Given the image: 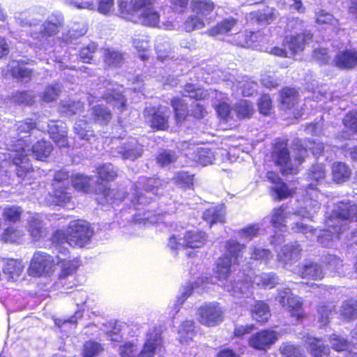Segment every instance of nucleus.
Listing matches in <instances>:
<instances>
[{
  "mask_svg": "<svg viewBox=\"0 0 357 357\" xmlns=\"http://www.w3.org/2000/svg\"><path fill=\"white\" fill-rule=\"evenodd\" d=\"M162 190L163 185L160 178L140 177L132 188V192L126 196H124L125 193L122 190L106 188L103 190L102 195L106 202L112 205H118L122 202H125L126 204L130 202L128 208L120 210L121 217L134 224L146 225L158 223L160 221V215L172 213L176 210L175 203H173L174 206H171L172 203L165 202L166 197H163L160 202L156 211L146 209L152 199L151 195H159Z\"/></svg>",
  "mask_w": 357,
  "mask_h": 357,
  "instance_id": "f257e3e1",
  "label": "nucleus"
},
{
  "mask_svg": "<svg viewBox=\"0 0 357 357\" xmlns=\"http://www.w3.org/2000/svg\"><path fill=\"white\" fill-rule=\"evenodd\" d=\"M226 254L219 258L216 268V278L220 282V285L228 291L230 295L236 298H245V301H252V284L261 289H272L279 283L278 275L273 273H261L252 276L245 273L246 270L240 271L237 275V280H231L229 272L232 263L239 264L243 261V252L245 245L239 243L234 239L228 241L225 245Z\"/></svg>",
  "mask_w": 357,
  "mask_h": 357,
  "instance_id": "f03ea898",
  "label": "nucleus"
},
{
  "mask_svg": "<svg viewBox=\"0 0 357 357\" xmlns=\"http://www.w3.org/2000/svg\"><path fill=\"white\" fill-rule=\"evenodd\" d=\"M326 175L324 166L322 164L313 165L308 174L310 183L305 189L304 207H301L294 213H291L287 205H282L275 208L270 217L265 220L270 221L274 229L275 235L271 238V243L274 245H280L284 242V234L287 231L289 220H296L298 217L312 219L315 213L320 209V194L317 185L322 183Z\"/></svg>",
  "mask_w": 357,
  "mask_h": 357,
  "instance_id": "7ed1b4c3",
  "label": "nucleus"
},
{
  "mask_svg": "<svg viewBox=\"0 0 357 357\" xmlns=\"http://www.w3.org/2000/svg\"><path fill=\"white\" fill-rule=\"evenodd\" d=\"M357 221V205L351 202L342 201L335 205L332 213L326 219L324 229H314L303 222L292 224L291 229L301 232L312 242L317 241L324 247L331 246L335 239L340 238L349 224Z\"/></svg>",
  "mask_w": 357,
  "mask_h": 357,
  "instance_id": "20e7f679",
  "label": "nucleus"
},
{
  "mask_svg": "<svg viewBox=\"0 0 357 357\" xmlns=\"http://www.w3.org/2000/svg\"><path fill=\"white\" fill-rule=\"evenodd\" d=\"M43 126H36L31 119L19 121L14 125V129L9 132V140L7 139V153L0 152V161L11 160L16 167L18 177L23 180L32 178L34 171L29 163L26 152L28 143L31 142V137L39 131H43ZM0 166L2 165L0 164Z\"/></svg>",
  "mask_w": 357,
  "mask_h": 357,
  "instance_id": "39448f33",
  "label": "nucleus"
},
{
  "mask_svg": "<svg viewBox=\"0 0 357 357\" xmlns=\"http://www.w3.org/2000/svg\"><path fill=\"white\" fill-rule=\"evenodd\" d=\"M45 15L43 8H34L18 13L15 21L22 27L30 28L31 44L39 49H46L51 45L50 38L56 34L63 24V17L59 12H54L48 16L43 25L40 22Z\"/></svg>",
  "mask_w": 357,
  "mask_h": 357,
  "instance_id": "423d86ee",
  "label": "nucleus"
},
{
  "mask_svg": "<svg viewBox=\"0 0 357 357\" xmlns=\"http://www.w3.org/2000/svg\"><path fill=\"white\" fill-rule=\"evenodd\" d=\"M93 235L89 224L82 220H75L69 223L67 232L57 230L54 232L52 241L55 248L64 256L68 255V245L82 248L88 244Z\"/></svg>",
  "mask_w": 357,
  "mask_h": 357,
  "instance_id": "0eeeda50",
  "label": "nucleus"
},
{
  "mask_svg": "<svg viewBox=\"0 0 357 357\" xmlns=\"http://www.w3.org/2000/svg\"><path fill=\"white\" fill-rule=\"evenodd\" d=\"M153 0H130L128 1H121L119 3V10L122 18L133 22L141 23L149 26L163 27L166 29H172L173 24L169 22L162 23L160 25L159 14L152 8H145L146 6L151 5Z\"/></svg>",
  "mask_w": 357,
  "mask_h": 357,
  "instance_id": "6e6552de",
  "label": "nucleus"
},
{
  "mask_svg": "<svg viewBox=\"0 0 357 357\" xmlns=\"http://www.w3.org/2000/svg\"><path fill=\"white\" fill-rule=\"evenodd\" d=\"M287 27L291 30L300 31L296 35L286 36L283 40V47H274L271 49L270 53L280 57L290 58L297 52L303 51L305 46L309 43L312 35L310 32L303 30V21L298 18H294L289 21Z\"/></svg>",
  "mask_w": 357,
  "mask_h": 357,
  "instance_id": "1a4fd4ad",
  "label": "nucleus"
},
{
  "mask_svg": "<svg viewBox=\"0 0 357 357\" xmlns=\"http://www.w3.org/2000/svg\"><path fill=\"white\" fill-rule=\"evenodd\" d=\"M162 339L160 330L150 328L146 333L144 347L137 357H153L155 351L160 350ZM137 345L132 342H125L119 346V352L121 357H135L137 351Z\"/></svg>",
  "mask_w": 357,
  "mask_h": 357,
  "instance_id": "9d476101",
  "label": "nucleus"
},
{
  "mask_svg": "<svg viewBox=\"0 0 357 357\" xmlns=\"http://www.w3.org/2000/svg\"><path fill=\"white\" fill-rule=\"evenodd\" d=\"M104 88H99L98 93L89 98V102L92 104L95 100L94 99H103L107 103L112 104L114 107L119 109L121 111L124 110L126 107V100L125 96L122 93H127L130 89L126 91H122L123 86H119L116 82L105 81L103 83ZM99 101V100H98Z\"/></svg>",
  "mask_w": 357,
  "mask_h": 357,
  "instance_id": "9b49d317",
  "label": "nucleus"
},
{
  "mask_svg": "<svg viewBox=\"0 0 357 357\" xmlns=\"http://www.w3.org/2000/svg\"><path fill=\"white\" fill-rule=\"evenodd\" d=\"M73 298L77 307L74 315L66 320L57 319L55 321V324L63 331L68 324L75 327L77 320L83 317L84 312L92 310L96 305L95 301L89 298L87 293L83 290L73 291Z\"/></svg>",
  "mask_w": 357,
  "mask_h": 357,
  "instance_id": "f8f14e48",
  "label": "nucleus"
},
{
  "mask_svg": "<svg viewBox=\"0 0 357 357\" xmlns=\"http://www.w3.org/2000/svg\"><path fill=\"white\" fill-rule=\"evenodd\" d=\"M206 234L197 229L186 231L183 237L181 234H173L169 238L168 246L172 250L187 248H201L206 242Z\"/></svg>",
  "mask_w": 357,
  "mask_h": 357,
  "instance_id": "ddd939ff",
  "label": "nucleus"
},
{
  "mask_svg": "<svg viewBox=\"0 0 357 357\" xmlns=\"http://www.w3.org/2000/svg\"><path fill=\"white\" fill-rule=\"evenodd\" d=\"M69 174L65 170L55 172L52 183V192L50 196L52 202L58 206H64L70 200L69 190Z\"/></svg>",
  "mask_w": 357,
  "mask_h": 357,
  "instance_id": "4468645a",
  "label": "nucleus"
},
{
  "mask_svg": "<svg viewBox=\"0 0 357 357\" xmlns=\"http://www.w3.org/2000/svg\"><path fill=\"white\" fill-rule=\"evenodd\" d=\"M275 299L282 307L290 312L291 316L295 319L296 321H299L303 317L301 298L294 295L290 289H279Z\"/></svg>",
  "mask_w": 357,
  "mask_h": 357,
  "instance_id": "2eb2a0df",
  "label": "nucleus"
},
{
  "mask_svg": "<svg viewBox=\"0 0 357 357\" xmlns=\"http://www.w3.org/2000/svg\"><path fill=\"white\" fill-rule=\"evenodd\" d=\"M55 265L56 259L47 253L38 251L34 253L28 272L33 277L50 275L53 273Z\"/></svg>",
  "mask_w": 357,
  "mask_h": 357,
  "instance_id": "dca6fc26",
  "label": "nucleus"
},
{
  "mask_svg": "<svg viewBox=\"0 0 357 357\" xmlns=\"http://www.w3.org/2000/svg\"><path fill=\"white\" fill-rule=\"evenodd\" d=\"M180 149L186 158L203 166L212 164L215 160L214 153L206 147L197 146L195 144L183 142L180 145Z\"/></svg>",
  "mask_w": 357,
  "mask_h": 357,
  "instance_id": "f3484780",
  "label": "nucleus"
},
{
  "mask_svg": "<svg viewBox=\"0 0 357 357\" xmlns=\"http://www.w3.org/2000/svg\"><path fill=\"white\" fill-rule=\"evenodd\" d=\"M197 315L200 323L213 326L222 321L223 310L218 303H206L198 308Z\"/></svg>",
  "mask_w": 357,
  "mask_h": 357,
  "instance_id": "a211bd4d",
  "label": "nucleus"
},
{
  "mask_svg": "<svg viewBox=\"0 0 357 357\" xmlns=\"http://www.w3.org/2000/svg\"><path fill=\"white\" fill-rule=\"evenodd\" d=\"M169 114V109L165 107H160L158 109L146 107L144 112L146 121L151 127L157 130H165L168 128Z\"/></svg>",
  "mask_w": 357,
  "mask_h": 357,
  "instance_id": "6ab92c4d",
  "label": "nucleus"
},
{
  "mask_svg": "<svg viewBox=\"0 0 357 357\" xmlns=\"http://www.w3.org/2000/svg\"><path fill=\"white\" fill-rule=\"evenodd\" d=\"M273 158L275 164L280 167L283 174H296L297 167L292 164L287 144L277 142L273 152Z\"/></svg>",
  "mask_w": 357,
  "mask_h": 357,
  "instance_id": "aec40b11",
  "label": "nucleus"
},
{
  "mask_svg": "<svg viewBox=\"0 0 357 357\" xmlns=\"http://www.w3.org/2000/svg\"><path fill=\"white\" fill-rule=\"evenodd\" d=\"M308 143L309 146L307 145L306 146H304L300 139H296L294 142L293 145L294 151L295 152V161L297 162L298 165L301 164L304 161L305 158L308 155L307 148L316 157L321 155L322 153L324 154V153L327 151L326 149L328 146H324L323 143L310 141Z\"/></svg>",
  "mask_w": 357,
  "mask_h": 357,
  "instance_id": "412c9836",
  "label": "nucleus"
},
{
  "mask_svg": "<svg viewBox=\"0 0 357 357\" xmlns=\"http://www.w3.org/2000/svg\"><path fill=\"white\" fill-rule=\"evenodd\" d=\"M118 154L124 160H135L142 156L143 146L135 138H130L127 141L120 142L115 149Z\"/></svg>",
  "mask_w": 357,
  "mask_h": 357,
  "instance_id": "4be33fe9",
  "label": "nucleus"
},
{
  "mask_svg": "<svg viewBox=\"0 0 357 357\" xmlns=\"http://www.w3.org/2000/svg\"><path fill=\"white\" fill-rule=\"evenodd\" d=\"M302 248L297 243L285 245L277 255L278 260L284 268L289 269L301 257Z\"/></svg>",
  "mask_w": 357,
  "mask_h": 357,
  "instance_id": "5701e85b",
  "label": "nucleus"
},
{
  "mask_svg": "<svg viewBox=\"0 0 357 357\" xmlns=\"http://www.w3.org/2000/svg\"><path fill=\"white\" fill-rule=\"evenodd\" d=\"M239 301H236V304H239L241 307L248 309L252 306V303H255L253 308L251 310L252 317L258 322H266L271 317L270 310L266 303L263 301H255L253 298L251 302L245 298H238Z\"/></svg>",
  "mask_w": 357,
  "mask_h": 357,
  "instance_id": "b1692460",
  "label": "nucleus"
},
{
  "mask_svg": "<svg viewBox=\"0 0 357 357\" xmlns=\"http://www.w3.org/2000/svg\"><path fill=\"white\" fill-rule=\"evenodd\" d=\"M275 332L270 330H262L252 335L249 340V344L257 350L268 349L277 340Z\"/></svg>",
  "mask_w": 357,
  "mask_h": 357,
  "instance_id": "393cba45",
  "label": "nucleus"
},
{
  "mask_svg": "<svg viewBox=\"0 0 357 357\" xmlns=\"http://www.w3.org/2000/svg\"><path fill=\"white\" fill-rule=\"evenodd\" d=\"M45 129L39 132H45L47 130L50 137L59 147L67 146V128L66 125L62 121H51L46 126L43 125Z\"/></svg>",
  "mask_w": 357,
  "mask_h": 357,
  "instance_id": "a878e982",
  "label": "nucleus"
},
{
  "mask_svg": "<svg viewBox=\"0 0 357 357\" xmlns=\"http://www.w3.org/2000/svg\"><path fill=\"white\" fill-rule=\"evenodd\" d=\"M303 341L307 345V351L313 357H328L329 356V348L325 345L321 339L307 334L303 336Z\"/></svg>",
  "mask_w": 357,
  "mask_h": 357,
  "instance_id": "bb28decb",
  "label": "nucleus"
},
{
  "mask_svg": "<svg viewBox=\"0 0 357 357\" xmlns=\"http://www.w3.org/2000/svg\"><path fill=\"white\" fill-rule=\"evenodd\" d=\"M191 8L193 13L210 23L213 19L214 3L211 0H192Z\"/></svg>",
  "mask_w": 357,
  "mask_h": 357,
  "instance_id": "cd10ccee",
  "label": "nucleus"
},
{
  "mask_svg": "<svg viewBox=\"0 0 357 357\" xmlns=\"http://www.w3.org/2000/svg\"><path fill=\"white\" fill-rule=\"evenodd\" d=\"M266 177L268 181L273 184L271 187V190L273 193V196L275 199H282L291 195V190H289L287 185L282 181L277 173L268 172H267Z\"/></svg>",
  "mask_w": 357,
  "mask_h": 357,
  "instance_id": "c85d7f7f",
  "label": "nucleus"
},
{
  "mask_svg": "<svg viewBox=\"0 0 357 357\" xmlns=\"http://www.w3.org/2000/svg\"><path fill=\"white\" fill-rule=\"evenodd\" d=\"M29 144L28 143V147L26 148V152L24 153V155L26 154L28 159H29L28 153L31 152L36 160L44 161L49 157L52 151V144L43 139L38 141L32 146L31 149H29ZM29 161L31 164L30 160Z\"/></svg>",
  "mask_w": 357,
  "mask_h": 357,
  "instance_id": "c756f323",
  "label": "nucleus"
},
{
  "mask_svg": "<svg viewBox=\"0 0 357 357\" xmlns=\"http://www.w3.org/2000/svg\"><path fill=\"white\" fill-rule=\"evenodd\" d=\"M57 255L56 257V264L61 267L59 278L61 280L73 275L77 270L79 264L75 259H70L69 252L68 255L64 256L58 250H56Z\"/></svg>",
  "mask_w": 357,
  "mask_h": 357,
  "instance_id": "7c9ffc66",
  "label": "nucleus"
},
{
  "mask_svg": "<svg viewBox=\"0 0 357 357\" xmlns=\"http://www.w3.org/2000/svg\"><path fill=\"white\" fill-rule=\"evenodd\" d=\"M335 66L341 69H351L357 66V51L346 50L339 52L334 59Z\"/></svg>",
  "mask_w": 357,
  "mask_h": 357,
  "instance_id": "2f4dec72",
  "label": "nucleus"
},
{
  "mask_svg": "<svg viewBox=\"0 0 357 357\" xmlns=\"http://www.w3.org/2000/svg\"><path fill=\"white\" fill-rule=\"evenodd\" d=\"M236 20L232 17L227 18L208 30L207 33L211 36H219L234 32L237 33L238 28L236 27Z\"/></svg>",
  "mask_w": 357,
  "mask_h": 357,
  "instance_id": "473e14b6",
  "label": "nucleus"
},
{
  "mask_svg": "<svg viewBox=\"0 0 357 357\" xmlns=\"http://www.w3.org/2000/svg\"><path fill=\"white\" fill-rule=\"evenodd\" d=\"M24 267L21 260L9 259L3 263V272L8 281L15 282L20 277Z\"/></svg>",
  "mask_w": 357,
  "mask_h": 357,
  "instance_id": "72a5a7b5",
  "label": "nucleus"
},
{
  "mask_svg": "<svg viewBox=\"0 0 357 357\" xmlns=\"http://www.w3.org/2000/svg\"><path fill=\"white\" fill-rule=\"evenodd\" d=\"M298 274L303 278L321 280L324 273L321 266L317 263L309 261L304 264L298 270Z\"/></svg>",
  "mask_w": 357,
  "mask_h": 357,
  "instance_id": "f704fd0d",
  "label": "nucleus"
},
{
  "mask_svg": "<svg viewBox=\"0 0 357 357\" xmlns=\"http://www.w3.org/2000/svg\"><path fill=\"white\" fill-rule=\"evenodd\" d=\"M342 121L344 129L337 137L344 139H350L353 135L357 133V112L348 113Z\"/></svg>",
  "mask_w": 357,
  "mask_h": 357,
  "instance_id": "c9c22d12",
  "label": "nucleus"
},
{
  "mask_svg": "<svg viewBox=\"0 0 357 357\" xmlns=\"http://www.w3.org/2000/svg\"><path fill=\"white\" fill-rule=\"evenodd\" d=\"M225 207L224 205L211 206L203 213L204 220L207 222L210 227L217 222H225Z\"/></svg>",
  "mask_w": 357,
  "mask_h": 357,
  "instance_id": "e433bc0d",
  "label": "nucleus"
},
{
  "mask_svg": "<svg viewBox=\"0 0 357 357\" xmlns=\"http://www.w3.org/2000/svg\"><path fill=\"white\" fill-rule=\"evenodd\" d=\"M105 65L109 68L121 66L123 61V54L114 47H106L102 50Z\"/></svg>",
  "mask_w": 357,
  "mask_h": 357,
  "instance_id": "4c0bfd02",
  "label": "nucleus"
},
{
  "mask_svg": "<svg viewBox=\"0 0 357 357\" xmlns=\"http://www.w3.org/2000/svg\"><path fill=\"white\" fill-rule=\"evenodd\" d=\"M206 281H208V278H206ZM208 282H204V280L199 279L195 282L192 284H188L187 286H184L181 289V294L178 296L177 299L174 303L176 307L181 305L184 301L192 294L193 291L195 289H198L199 287H202V289H205L206 288V283Z\"/></svg>",
  "mask_w": 357,
  "mask_h": 357,
  "instance_id": "58836bf2",
  "label": "nucleus"
},
{
  "mask_svg": "<svg viewBox=\"0 0 357 357\" xmlns=\"http://www.w3.org/2000/svg\"><path fill=\"white\" fill-rule=\"evenodd\" d=\"M351 174L350 168L344 162H337L332 165L333 179L337 183L346 182L349 178Z\"/></svg>",
  "mask_w": 357,
  "mask_h": 357,
  "instance_id": "ea45409f",
  "label": "nucleus"
},
{
  "mask_svg": "<svg viewBox=\"0 0 357 357\" xmlns=\"http://www.w3.org/2000/svg\"><path fill=\"white\" fill-rule=\"evenodd\" d=\"M155 48L158 57L162 61L166 60L171 55V44L169 40L163 36H158L155 40Z\"/></svg>",
  "mask_w": 357,
  "mask_h": 357,
  "instance_id": "a19ab883",
  "label": "nucleus"
},
{
  "mask_svg": "<svg viewBox=\"0 0 357 357\" xmlns=\"http://www.w3.org/2000/svg\"><path fill=\"white\" fill-rule=\"evenodd\" d=\"M28 228L33 241H38L42 236V220L38 213L30 215L28 219Z\"/></svg>",
  "mask_w": 357,
  "mask_h": 357,
  "instance_id": "79ce46f5",
  "label": "nucleus"
},
{
  "mask_svg": "<svg viewBox=\"0 0 357 357\" xmlns=\"http://www.w3.org/2000/svg\"><path fill=\"white\" fill-rule=\"evenodd\" d=\"M340 314L342 319L349 321L357 317V301L354 298H350L343 302Z\"/></svg>",
  "mask_w": 357,
  "mask_h": 357,
  "instance_id": "37998d69",
  "label": "nucleus"
},
{
  "mask_svg": "<svg viewBox=\"0 0 357 357\" xmlns=\"http://www.w3.org/2000/svg\"><path fill=\"white\" fill-rule=\"evenodd\" d=\"M132 44L139 52L141 59L146 60L148 58L146 52L150 47L149 36L142 34L135 35L132 40Z\"/></svg>",
  "mask_w": 357,
  "mask_h": 357,
  "instance_id": "c03bdc74",
  "label": "nucleus"
},
{
  "mask_svg": "<svg viewBox=\"0 0 357 357\" xmlns=\"http://www.w3.org/2000/svg\"><path fill=\"white\" fill-rule=\"evenodd\" d=\"M9 67L13 77L22 82H27L31 76V70L24 66H21L19 61H13Z\"/></svg>",
  "mask_w": 357,
  "mask_h": 357,
  "instance_id": "a18cd8bd",
  "label": "nucleus"
},
{
  "mask_svg": "<svg viewBox=\"0 0 357 357\" xmlns=\"http://www.w3.org/2000/svg\"><path fill=\"white\" fill-rule=\"evenodd\" d=\"M178 338L182 344L192 340L195 335L194 322L192 320L184 321L178 330Z\"/></svg>",
  "mask_w": 357,
  "mask_h": 357,
  "instance_id": "49530a36",
  "label": "nucleus"
},
{
  "mask_svg": "<svg viewBox=\"0 0 357 357\" xmlns=\"http://www.w3.org/2000/svg\"><path fill=\"white\" fill-rule=\"evenodd\" d=\"M236 44L241 47H253L255 43H261L259 39V32L245 31L244 33H238Z\"/></svg>",
  "mask_w": 357,
  "mask_h": 357,
  "instance_id": "de8ad7c7",
  "label": "nucleus"
},
{
  "mask_svg": "<svg viewBox=\"0 0 357 357\" xmlns=\"http://www.w3.org/2000/svg\"><path fill=\"white\" fill-rule=\"evenodd\" d=\"M251 15L256 20V22L261 24H270L276 18L275 10L268 6Z\"/></svg>",
  "mask_w": 357,
  "mask_h": 357,
  "instance_id": "09e8293b",
  "label": "nucleus"
},
{
  "mask_svg": "<svg viewBox=\"0 0 357 357\" xmlns=\"http://www.w3.org/2000/svg\"><path fill=\"white\" fill-rule=\"evenodd\" d=\"M92 116L96 122L107 124L111 119L112 114L107 107L102 104H98L92 108Z\"/></svg>",
  "mask_w": 357,
  "mask_h": 357,
  "instance_id": "8fccbe9b",
  "label": "nucleus"
},
{
  "mask_svg": "<svg viewBox=\"0 0 357 357\" xmlns=\"http://www.w3.org/2000/svg\"><path fill=\"white\" fill-rule=\"evenodd\" d=\"M235 112L238 119H249L254 112L253 105L247 100H241L235 106Z\"/></svg>",
  "mask_w": 357,
  "mask_h": 357,
  "instance_id": "3c124183",
  "label": "nucleus"
},
{
  "mask_svg": "<svg viewBox=\"0 0 357 357\" xmlns=\"http://www.w3.org/2000/svg\"><path fill=\"white\" fill-rule=\"evenodd\" d=\"M71 183L76 190L88 192L91 187V178L82 174H76L72 176Z\"/></svg>",
  "mask_w": 357,
  "mask_h": 357,
  "instance_id": "603ef678",
  "label": "nucleus"
},
{
  "mask_svg": "<svg viewBox=\"0 0 357 357\" xmlns=\"http://www.w3.org/2000/svg\"><path fill=\"white\" fill-rule=\"evenodd\" d=\"M317 22L320 24H327L328 28L335 33L339 30L338 20L324 10H321L317 15Z\"/></svg>",
  "mask_w": 357,
  "mask_h": 357,
  "instance_id": "864d4df0",
  "label": "nucleus"
},
{
  "mask_svg": "<svg viewBox=\"0 0 357 357\" xmlns=\"http://www.w3.org/2000/svg\"><path fill=\"white\" fill-rule=\"evenodd\" d=\"M74 130L75 133L82 139L89 140L93 136V130L85 120L79 119L77 121Z\"/></svg>",
  "mask_w": 357,
  "mask_h": 357,
  "instance_id": "5fc2aeb1",
  "label": "nucleus"
},
{
  "mask_svg": "<svg viewBox=\"0 0 357 357\" xmlns=\"http://www.w3.org/2000/svg\"><path fill=\"white\" fill-rule=\"evenodd\" d=\"M82 106L79 101L63 100L59 107V111L63 116H70L79 112Z\"/></svg>",
  "mask_w": 357,
  "mask_h": 357,
  "instance_id": "6e6d98bb",
  "label": "nucleus"
},
{
  "mask_svg": "<svg viewBox=\"0 0 357 357\" xmlns=\"http://www.w3.org/2000/svg\"><path fill=\"white\" fill-rule=\"evenodd\" d=\"M172 106L175 113L176 122H181L187 115V104L184 100L179 98H174L172 100Z\"/></svg>",
  "mask_w": 357,
  "mask_h": 357,
  "instance_id": "4d7b16f0",
  "label": "nucleus"
},
{
  "mask_svg": "<svg viewBox=\"0 0 357 357\" xmlns=\"http://www.w3.org/2000/svg\"><path fill=\"white\" fill-rule=\"evenodd\" d=\"M97 174L102 181H113L117 176V169L110 163L97 168Z\"/></svg>",
  "mask_w": 357,
  "mask_h": 357,
  "instance_id": "13d9d810",
  "label": "nucleus"
},
{
  "mask_svg": "<svg viewBox=\"0 0 357 357\" xmlns=\"http://www.w3.org/2000/svg\"><path fill=\"white\" fill-rule=\"evenodd\" d=\"M260 229L261 227L259 224L251 225L245 228L238 230L237 236L241 240L248 242L257 236L259 234Z\"/></svg>",
  "mask_w": 357,
  "mask_h": 357,
  "instance_id": "bf43d9fd",
  "label": "nucleus"
},
{
  "mask_svg": "<svg viewBox=\"0 0 357 357\" xmlns=\"http://www.w3.org/2000/svg\"><path fill=\"white\" fill-rule=\"evenodd\" d=\"M280 97L282 104L287 108H291L297 102L298 92L294 89L285 88L282 91Z\"/></svg>",
  "mask_w": 357,
  "mask_h": 357,
  "instance_id": "052dcab7",
  "label": "nucleus"
},
{
  "mask_svg": "<svg viewBox=\"0 0 357 357\" xmlns=\"http://www.w3.org/2000/svg\"><path fill=\"white\" fill-rule=\"evenodd\" d=\"M280 350L283 357H305L303 350L289 342L283 343Z\"/></svg>",
  "mask_w": 357,
  "mask_h": 357,
  "instance_id": "680f3d73",
  "label": "nucleus"
},
{
  "mask_svg": "<svg viewBox=\"0 0 357 357\" xmlns=\"http://www.w3.org/2000/svg\"><path fill=\"white\" fill-rule=\"evenodd\" d=\"M250 255V259L264 261L266 264L273 258V255L268 250L257 247L251 248Z\"/></svg>",
  "mask_w": 357,
  "mask_h": 357,
  "instance_id": "e2e57ef3",
  "label": "nucleus"
},
{
  "mask_svg": "<svg viewBox=\"0 0 357 357\" xmlns=\"http://www.w3.org/2000/svg\"><path fill=\"white\" fill-rule=\"evenodd\" d=\"M207 23L204 19L197 15L190 16L184 24V28L187 32H191L195 29H200L205 26Z\"/></svg>",
  "mask_w": 357,
  "mask_h": 357,
  "instance_id": "0e129e2a",
  "label": "nucleus"
},
{
  "mask_svg": "<svg viewBox=\"0 0 357 357\" xmlns=\"http://www.w3.org/2000/svg\"><path fill=\"white\" fill-rule=\"evenodd\" d=\"M103 350L102 346L94 341H88L84 345L83 357H95Z\"/></svg>",
  "mask_w": 357,
  "mask_h": 357,
  "instance_id": "69168bd1",
  "label": "nucleus"
},
{
  "mask_svg": "<svg viewBox=\"0 0 357 357\" xmlns=\"http://www.w3.org/2000/svg\"><path fill=\"white\" fill-rule=\"evenodd\" d=\"M334 305L331 303H328L326 305H320L317 309L319 321L325 325L328 323L330 317L334 312Z\"/></svg>",
  "mask_w": 357,
  "mask_h": 357,
  "instance_id": "338daca9",
  "label": "nucleus"
},
{
  "mask_svg": "<svg viewBox=\"0 0 357 357\" xmlns=\"http://www.w3.org/2000/svg\"><path fill=\"white\" fill-rule=\"evenodd\" d=\"M86 31L87 28L84 23L74 22L70 25L66 38L67 39H75L78 37L84 36Z\"/></svg>",
  "mask_w": 357,
  "mask_h": 357,
  "instance_id": "774afa93",
  "label": "nucleus"
}]
</instances>
